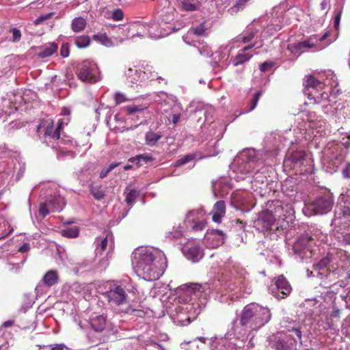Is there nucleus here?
Returning <instances> with one entry per match:
<instances>
[{
    "label": "nucleus",
    "instance_id": "obj_1",
    "mask_svg": "<svg viewBox=\"0 0 350 350\" xmlns=\"http://www.w3.org/2000/svg\"><path fill=\"white\" fill-rule=\"evenodd\" d=\"M136 268L146 280H158L167 267V259L163 254L151 249L142 248L139 250Z\"/></svg>",
    "mask_w": 350,
    "mask_h": 350
},
{
    "label": "nucleus",
    "instance_id": "obj_2",
    "mask_svg": "<svg viewBox=\"0 0 350 350\" xmlns=\"http://www.w3.org/2000/svg\"><path fill=\"white\" fill-rule=\"evenodd\" d=\"M271 318V314L267 308L251 303L243 308L241 314L240 324L255 330L267 323Z\"/></svg>",
    "mask_w": 350,
    "mask_h": 350
},
{
    "label": "nucleus",
    "instance_id": "obj_3",
    "mask_svg": "<svg viewBox=\"0 0 350 350\" xmlns=\"http://www.w3.org/2000/svg\"><path fill=\"white\" fill-rule=\"evenodd\" d=\"M79 79L83 82L94 83L100 79V70L96 64L83 62L76 72Z\"/></svg>",
    "mask_w": 350,
    "mask_h": 350
},
{
    "label": "nucleus",
    "instance_id": "obj_4",
    "mask_svg": "<svg viewBox=\"0 0 350 350\" xmlns=\"http://www.w3.org/2000/svg\"><path fill=\"white\" fill-rule=\"evenodd\" d=\"M274 286L271 293L278 299L286 298L292 291L291 285L283 275L275 278Z\"/></svg>",
    "mask_w": 350,
    "mask_h": 350
},
{
    "label": "nucleus",
    "instance_id": "obj_5",
    "mask_svg": "<svg viewBox=\"0 0 350 350\" xmlns=\"http://www.w3.org/2000/svg\"><path fill=\"white\" fill-rule=\"evenodd\" d=\"M275 219L271 213L262 211L254 221L255 227L260 231L265 232L275 230Z\"/></svg>",
    "mask_w": 350,
    "mask_h": 350
},
{
    "label": "nucleus",
    "instance_id": "obj_6",
    "mask_svg": "<svg viewBox=\"0 0 350 350\" xmlns=\"http://www.w3.org/2000/svg\"><path fill=\"white\" fill-rule=\"evenodd\" d=\"M104 296L109 303L116 306L124 305L126 303V291L119 285H114L113 288L104 293Z\"/></svg>",
    "mask_w": 350,
    "mask_h": 350
},
{
    "label": "nucleus",
    "instance_id": "obj_7",
    "mask_svg": "<svg viewBox=\"0 0 350 350\" xmlns=\"http://www.w3.org/2000/svg\"><path fill=\"white\" fill-rule=\"evenodd\" d=\"M333 199L329 196H323L317 198L311 204L315 214H323L329 212L333 206Z\"/></svg>",
    "mask_w": 350,
    "mask_h": 350
},
{
    "label": "nucleus",
    "instance_id": "obj_8",
    "mask_svg": "<svg viewBox=\"0 0 350 350\" xmlns=\"http://www.w3.org/2000/svg\"><path fill=\"white\" fill-rule=\"evenodd\" d=\"M315 244L313 237L308 234H304L300 236L296 241L294 247L296 250L302 251L310 250Z\"/></svg>",
    "mask_w": 350,
    "mask_h": 350
},
{
    "label": "nucleus",
    "instance_id": "obj_9",
    "mask_svg": "<svg viewBox=\"0 0 350 350\" xmlns=\"http://www.w3.org/2000/svg\"><path fill=\"white\" fill-rule=\"evenodd\" d=\"M226 213V204L224 201H217L213 206V211L211 213L212 215V219L215 223H220L221 218Z\"/></svg>",
    "mask_w": 350,
    "mask_h": 350
},
{
    "label": "nucleus",
    "instance_id": "obj_10",
    "mask_svg": "<svg viewBox=\"0 0 350 350\" xmlns=\"http://www.w3.org/2000/svg\"><path fill=\"white\" fill-rule=\"evenodd\" d=\"M266 211L270 212L274 215L275 219L281 218L283 215V206L280 200H273L267 204Z\"/></svg>",
    "mask_w": 350,
    "mask_h": 350
},
{
    "label": "nucleus",
    "instance_id": "obj_11",
    "mask_svg": "<svg viewBox=\"0 0 350 350\" xmlns=\"http://www.w3.org/2000/svg\"><path fill=\"white\" fill-rule=\"evenodd\" d=\"M57 49L58 44L56 42H50L44 46L42 49L37 53V55L41 59L49 57L57 53Z\"/></svg>",
    "mask_w": 350,
    "mask_h": 350
},
{
    "label": "nucleus",
    "instance_id": "obj_12",
    "mask_svg": "<svg viewBox=\"0 0 350 350\" xmlns=\"http://www.w3.org/2000/svg\"><path fill=\"white\" fill-rule=\"evenodd\" d=\"M306 153L304 150H297L289 154L288 159L295 165L301 166L303 165L304 161L306 159Z\"/></svg>",
    "mask_w": 350,
    "mask_h": 350
},
{
    "label": "nucleus",
    "instance_id": "obj_13",
    "mask_svg": "<svg viewBox=\"0 0 350 350\" xmlns=\"http://www.w3.org/2000/svg\"><path fill=\"white\" fill-rule=\"evenodd\" d=\"M59 275L55 270L48 271L42 279V283L48 287H51L58 282Z\"/></svg>",
    "mask_w": 350,
    "mask_h": 350
},
{
    "label": "nucleus",
    "instance_id": "obj_14",
    "mask_svg": "<svg viewBox=\"0 0 350 350\" xmlns=\"http://www.w3.org/2000/svg\"><path fill=\"white\" fill-rule=\"evenodd\" d=\"M46 201L51 212H59L65 205L64 198L61 196H53Z\"/></svg>",
    "mask_w": 350,
    "mask_h": 350
},
{
    "label": "nucleus",
    "instance_id": "obj_15",
    "mask_svg": "<svg viewBox=\"0 0 350 350\" xmlns=\"http://www.w3.org/2000/svg\"><path fill=\"white\" fill-rule=\"evenodd\" d=\"M46 123L44 136L50 137L54 140H58L60 138V133L57 131V128L54 127V121L50 120L46 121Z\"/></svg>",
    "mask_w": 350,
    "mask_h": 350
},
{
    "label": "nucleus",
    "instance_id": "obj_16",
    "mask_svg": "<svg viewBox=\"0 0 350 350\" xmlns=\"http://www.w3.org/2000/svg\"><path fill=\"white\" fill-rule=\"evenodd\" d=\"M304 85L306 88L322 89L323 83L314 78L312 75H306L304 78Z\"/></svg>",
    "mask_w": 350,
    "mask_h": 350
},
{
    "label": "nucleus",
    "instance_id": "obj_17",
    "mask_svg": "<svg viewBox=\"0 0 350 350\" xmlns=\"http://www.w3.org/2000/svg\"><path fill=\"white\" fill-rule=\"evenodd\" d=\"M106 325V317L104 315H98L91 319V325L96 332L103 331Z\"/></svg>",
    "mask_w": 350,
    "mask_h": 350
},
{
    "label": "nucleus",
    "instance_id": "obj_18",
    "mask_svg": "<svg viewBox=\"0 0 350 350\" xmlns=\"http://www.w3.org/2000/svg\"><path fill=\"white\" fill-rule=\"evenodd\" d=\"M87 25L86 20L83 17L75 18L71 23V29L74 32H80L85 29Z\"/></svg>",
    "mask_w": 350,
    "mask_h": 350
},
{
    "label": "nucleus",
    "instance_id": "obj_19",
    "mask_svg": "<svg viewBox=\"0 0 350 350\" xmlns=\"http://www.w3.org/2000/svg\"><path fill=\"white\" fill-rule=\"evenodd\" d=\"M162 135L160 133L149 131L146 134V144L150 146H154L161 139Z\"/></svg>",
    "mask_w": 350,
    "mask_h": 350
},
{
    "label": "nucleus",
    "instance_id": "obj_20",
    "mask_svg": "<svg viewBox=\"0 0 350 350\" xmlns=\"http://www.w3.org/2000/svg\"><path fill=\"white\" fill-rule=\"evenodd\" d=\"M125 75L128 82L131 83H136L140 78L141 72L135 68H129L126 70Z\"/></svg>",
    "mask_w": 350,
    "mask_h": 350
},
{
    "label": "nucleus",
    "instance_id": "obj_21",
    "mask_svg": "<svg viewBox=\"0 0 350 350\" xmlns=\"http://www.w3.org/2000/svg\"><path fill=\"white\" fill-rule=\"evenodd\" d=\"M90 193L94 196L95 200H100L104 198L105 196V191L102 189L101 186L94 185L91 184L89 186Z\"/></svg>",
    "mask_w": 350,
    "mask_h": 350
},
{
    "label": "nucleus",
    "instance_id": "obj_22",
    "mask_svg": "<svg viewBox=\"0 0 350 350\" xmlns=\"http://www.w3.org/2000/svg\"><path fill=\"white\" fill-rule=\"evenodd\" d=\"M252 57V54L246 53L245 52H242L238 53L232 60V64L234 66H237L240 64H242L247 61H249Z\"/></svg>",
    "mask_w": 350,
    "mask_h": 350
},
{
    "label": "nucleus",
    "instance_id": "obj_23",
    "mask_svg": "<svg viewBox=\"0 0 350 350\" xmlns=\"http://www.w3.org/2000/svg\"><path fill=\"white\" fill-rule=\"evenodd\" d=\"M92 39L105 46L110 47L113 46L112 40L107 36L106 33L94 34L92 36Z\"/></svg>",
    "mask_w": 350,
    "mask_h": 350
},
{
    "label": "nucleus",
    "instance_id": "obj_24",
    "mask_svg": "<svg viewBox=\"0 0 350 350\" xmlns=\"http://www.w3.org/2000/svg\"><path fill=\"white\" fill-rule=\"evenodd\" d=\"M75 44L79 49H83L90 44V38L86 35L79 36L75 38Z\"/></svg>",
    "mask_w": 350,
    "mask_h": 350
},
{
    "label": "nucleus",
    "instance_id": "obj_25",
    "mask_svg": "<svg viewBox=\"0 0 350 350\" xmlns=\"http://www.w3.org/2000/svg\"><path fill=\"white\" fill-rule=\"evenodd\" d=\"M60 234L67 238H76L79 236V230L78 227L74 226L62 230Z\"/></svg>",
    "mask_w": 350,
    "mask_h": 350
},
{
    "label": "nucleus",
    "instance_id": "obj_26",
    "mask_svg": "<svg viewBox=\"0 0 350 350\" xmlns=\"http://www.w3.org/2000/svg\"><path fill=\"white\" fill-rule=\"evenodd\" d=\"M200 254L201 252L200 248L197 246H193L190 247L187 250L186 256L189 259H191L192 261L196 262L198 261V259L200 258Z\"/></svg>",
    "mask_w": 350,
    "mask_h": 350
},
{
    "label": "nucleus",
    "instance_id": "obj_27",
    "mask_svg": "<svg viewBox=\"0 0 350 350\" xmlns=\"http://www.w3.org/2000/svg\"><path fill=\"white\" fill-rule=\"evenodd\" d=\"M196 158V153L186 154L184 157H183L181 158H179L175 162L174 166L175 167L181 166V165H184L185 163H189L190 161H192L195 160Z\"/></svg>",
    "mask_w": 350,
    "mask_h": 350
},
{
    "label": "nucleus",
    "instance_id": "obj_28",
    "mask_svg": "<svg viewBox=\"0 0 350 350\" xmlns=\"http://www.w3.org/2000/svg\"><path fill=\"white\" fill-rule=\"evenodd\" d=\"M262 90H258L254 94L252 99L251 100V101L249 103V104L247 105L248 109H247V111L250 112L256 108V107L258 104V102L260 96H262Z\"/></svg>",
    "mask_w": 350,
    "mask_h": 350
},
{
    "label": "nucleus",
    "instance_id": "obj_29",
    "mask_svg": "<svg viewBox=\"0 0 350 350\" xmlns=\"http://www.w3.org/2000/svg\"><path fill=\"white\" fill-rule=\"evenodd\" d=\"M241 157L246 162H253L256 158V152L254 149H247L242 152Z\"/></svg>",
    "mask_w": 350,
    "mask_h": 350
},
{
    "label": "nucleus",
    "instance_id": "obj_30",
    "mask_svg": "<svg viewBox=\"0 0 350 350\" xmlns=\"http://www.w3.org/2000/svg\"><path fill=\"white\" fill-rule=\"evenodd\" d=\"M197 0H182L181 5L184 10L191 12L197 10Z\"/></svg>",
    "mask_w": 350,
    "mask_h": 350
},
{
    "label": "nucleus",
    "instance_id": "obj_31",
    "mask_svg": "<svg viewBox=\"0 0 350 350\" xmlns=\"http://www.w3.org/2000/svg\"><path fill=\"white\" fill-rule=\"evenodd\" d=\"M39 350H71L63 343L52 344L41 347Z\"/></svg>",
    "mask_w": 350,
    "mask_h": 350
},
{
    "label": "nucleus",
    "instance_id": "obj_32",
    "mask_svg": "<svg viewBox=\"0 0 350 350\" xmlns=\"http://www.w3.org/2000/svg\"><path fill=\"white\" fill-rule=\"evenodd\" d=\"M51 212L50 206L48 205L47 201L42 202L40 204L39 208V215L44 218L46 215H48Z\"/></svg>",
    "mask_w": 350,
    "mask_h": 350
},
{
    "label": "nucleus",
    "instance_id": "obj_33",
    "mask_svg": "<svg viewBox=\"0 0 350 350\" xmlns=\"http://www.w3.org/2000/svg\"><path fill=\"white\" fill-rule=\"evenodd\" d=\"M202 46L198 47V51L201 55L204 57H211L213 55V51L211 50V47L206 44L202 43Z\"/></svg>",
    "mask_w": 350,
    "mask_h": 350
},
{
    "label": "nucleus",
    "instance_id": "obj_34",
    "mask_svg": "<svg viewBox=\"0 0 350 350\" xmlns=\"http://www.w3.org/2000/svg\"><path fill=\"white\" fill-rule=\"evenodd\" d=\"M287 49L294 54H300L305 51L302 49L299 42L288 44Z\"/></svg>",
    "mask_w": 350,
    "mask_h": 350
},
{
    "label": "nucleus",
    "instance_id": "obj_35",
    "mask_svg": "<svg viewBox=\"0 0 350 350\" xmlns=\"http://www.w3.org/2000/svg\"><path fill=\"white\" fill-rule=\"evenodd\" d=\"M339 200L340 203H343L344 205H349L350 204V189H347L345 191H343L340 197Z\"/></svg>",
    "mask_w": 350,
    "mask_h": 350
},
{
    "label": "nucleus",
    "instance_id": "obj_36",
    "mask_svg": "<svg viewBox=\"0 0 350 350\" xmlns=\"http://www.w3.org/2000/svg\"><path fill=\"white\" fill-rule=\"evenodd\" d=\"M120 165V163H112L107 167L103 168L100 172V177L103 178L114 168Z\"/></svg>",
    "mask_w": 350,
    "mask_h": 350
},
{
    "label": "nucleus",
    "instance_id": "obj_37",
    "mask_svg": "<svg viewBox=\"0 0 350 350\" xmlns=\"http://www.w3.org/2000/svg\"><path fill=\"white\" fill-rule=\"evenodd\" d=\"M206 30V29L205 27L204 23H201L199 26L196 27H192L190 29L191 32L197 36L205 35Z\"/></svg>",
    "mask_w": 350,
    "mask_h": 350
},
{
    "label": "nucleus",
    "instance_id": "obj_38",
    "mask_svg": "<svg viewBox=\"0 0 350 350\" xmlns=\"http://www.w3.org/2000/svg\"><path fill=\"white\" fill-rule=\"evenodd\" d=\"M274 348L275 350H292L286 342L280 339L275 342Z\"/></svg>",
    "mask_w": 350,
    "mask_h": 350
},
{
    "label": "nucleus",
    "instance_id": "obj_39",
    "mask_svg": "<svg viewBox=\"0 0 350 350\" xmlns=\"http://www.w3.org/2000/svg\"><path fill=\"white\" fill-rule=\"evenodd\" d=\"M124 110L126 112L127 115H132L134 113L142 111L144 108L141 106L131 105L124 107Z\"/></svg>",
    "mask_w": 350,
    "mask_h": 350
},
{
    "label": "nucleus",
    "instance_id": "obj_40",
    "mask_svg": "<svg viewBox=\"0 0 350 350\" xmlns=\"http://www.w3.org/2000/svg\"><path fill=\"white\" fill-rule=\"evenodd\" d=\"M137 196V191L135 189H131L126 195L125 201L128 204H132L135 201Z\"/></svg>",
    "mask_w": 350,
    "mask_h": 350
},
{
    "label": "nucleus",
    "instance_id": "obj_41",
    "mask_svg": "<svg viewBox=\"0 0 350 350\" xmlns=\"http://www.w3.org/2000/svg\"><path fill=\"white\" fill-rule=\"evenodd\" d=\"M249 0H238L236 3L231 8L233 12H238L243 10Z\"/></svg>",
    "mask_w": 350,
    "mask_h": 350
},
{
    "label": "nucleus",
    "instance_id": "obj_42",
    "mask_svg": "<svg viewBox=\"0 0 350 350\" xmlns=\"http://www.w3.org/2000/svg\"><path fill=\"white\" fill-rule=\"evenodd\" d=\"M330 263V260L328 257H325L322 258L318 263L315 265L316 269L321 270L327 267V266Z\"/></svg>",
    "mask_w": 350,
    "mask_h": 350
},
{
    "label": "nucleus",
    "instance_id": "obj_43",
    "mask_svg": "<svg viewBox=\"0 0 350 350\" xmlns=\"http://www.w3.org/2000/svg\"><path fill=\"white\" fill-rule=\"evenodd\" d=\"M10 32L12 33V41L14 42H18L21 38V31L14 27L10 29Z\"/></svg>",
    "mask_w": 350,
    "mask_h": 350
},
{
    "label": "nucleus",
    "instance_id": "obj_44",
    "mask_svg": "<svg viewBox=\"0 0 350 350\" xmlns=\"http://www.w3.org/2000/svg\"><path fill=\"white\" fill-rule=\"evenodd\" d=\"M96 241H97V245H98L97 249L100 248L101 252H104L106 250L107 246V243H108L107 237H106L103 239H101L100 240L98 239L96 240Z\"/></svg>",
    "mask_w": 350,
    "mask_h": 350
},
{
    "label": "nucleus",
    "instance_id": "obj_45",
    "mask_svg": "<svg viewBox=\"0 0 350 350\" xmlns=\"http://www.w3.org/2000/svg\"><path fill=\"white\" fill-rule=\"evenodd\" d=\"M274 66V62L271 61H266L259 66V69L262 72H266Z\"/></svg>",
    "mask_w": 350,
    "mask_h": 350
},
{
    "label": "nucleus",
    "instance_id": "obj_46",
    "mask_svg": "<svg viewBox=\"0 0 350 350\" xmlns=\"http://www.w3.org/2000/svg\"><path fill=\"white\" fill-rule=\"evenodd\" d=\"M299 43L303 50L305 49H312L315 46L311 38L303 42H299Z\"/></svg>",
    "mask_w": 350,
    "mask_h": 350
},
{
    "label": "nucleus",
    "instance_id": "obj_47",
    "mask_svg": "<svg viewBox=\"0 0 350 350\" xmlns=\"http://www.w3.org/2000/svg\"><path fill=\"white\" fill-rule=\"evenodd\" d=\"M124 14L122 10L120 9H116L112 13V19L113 21H121L123 19Z\"/></svg>",
    "mask_w": 350,
    "mask_h": 350
},
{
    "label": "nucleus",
    "instance_id": "obj_48",
    "mask_svg": "<svg viewBox=\"0 0 350 350\" xmlns=\"http://www.w3.org/2000/svg\"><path fill=\"white\" fill-rule=\"evenodd\" d=\"M24 126L23 122H18V121H12L11 122L8 126V131H12L14 129H18L22 128Z\"/></svg>",
    "mask_w": 350,
    "mask_h": 350
},
{
    "label": "nucleus",
    "instance_id": "obj_49",
    "mask_svg": "<svg viewBox=\"0 0 350 350\" xmlns=\"http://www.w3.org/2000/svg\"><path fill=\"white\" fill-rule=\"evenodd\" d=\"M193 222L194 223V224L192 226L191 228L194 231L202 230L205 227L206 223L204 221H195L194 220H193Z\"/></svg>",
    "mask_w": 350,
    "mask_h": 350
},
{
    "label": "nucleus",
    "instance_id": "obj_50",
    "mask_svg": "<svg viewBox=\"0 0 350 350\" xmlns=\"http://www.w3.org/2000/svg\"><path fill=\"white\" fill-rule=\"evenodd\" d=\"M114 100L116 103V105H118L119 104H121L126 100V98L125 96L123 94L121 93H116L114 95Z\"/></svg>",
    "mask_w": 350,
    "mask_h": 350
},
{
    "label": "nucleus",
    "instance_id": "obj_51",
    "mask_svg": "<svg viewBox=\"0 0 350 350\" xmlns=\"http://www.w3.org/2000/svg\"><path fill=\"white\" fill-rule=\"evenodd\" d=\"M70 53L69 46L67 43L63 44L60 49V55L62 57H68Z\"/></svg>",
    "mask_w": 350,
    "mask_h": 350
},
{
    "label": "nucleus",
    "instance_id": "obj_52",
    "mask_svg": "<svg viewBox=\"0 0 350 350\" xmlns=\"http://www.w3.org/2000/svg\"><path fill=\"white\" fill-rule=\"evenodd\" d=\"M341 173L344 178H350V162L345 165L342 168Z\"/></svg>",
    "mask_w": 350,
    "mask_h": 350
},
{
    "label": "nucleus",
    "instance_id": "obj_53",
    "mask_svg": "<svg viewBox=\"0 0 350 350\" xmlns=\"http://www.w3.org/2000/svg\"><path fill=\"white\" fill-rule=\"evenodd\" d=\"M255 36V33L253 31L247 32L241 38V40L243 43H248L250 42Z\"/></svg>",
    "mask_w": 350,
    "mask_h": 350
},
{
    "label": "nucleus",
    "instance_id": "obj_54",
    "mask_svg": "<svg viewBox=\"0 0 350 350\" xmlns=\"http://www.w3.org/2000/svg\"><path fill=\"white\" fill-rule=\"evenodd\" d=\"M342 15V9H340L337 14L335 16L334 21V27L336 29H338L340 25V18Z\"/></svg>",
    "mask_w": 350,
    "mask_h": 350
},
{
    "label": "nucleus",
    "instance_id": "obj_55",
    "mask_svg": "<svg viewBox=\"0 0 350 350\" xmlns=\"http://www.w3.org/2000/svg\"><path fill=\"white\" fill-rule=\"evenodd\" d=\"M144 159L145 161H149L151 160V158L148 156H144L143 154H139L136 156L135 157H132L129 159V161L130 162H134L136 160L139 161L140 159Z\"/></svg>",
    "mask_w": 350,
    "mask_h": 350
},
{
    "label": "nucleus",
    "instance_id": "obj_56",
    "mask_svg": "<svg viewBox=\"0 0 350 350\" xmlns=\"http://www.w3.org/2000/svg\"><path fill=\"white\" fill-rule=\"evenodd\" d=\"M341 213L342 215L345 217H350V206L349 205H343L341 207Z\"/></svg>",
    "mask_w": 350,
    "mask_h": 350
},
{
    "label": "nucleus",
    "instance_id": "obj_57",
    "mask_svg": "<svg viewBox=\"0 0 350 350\" xmlns=\"http://www.w3.org/2000/svg\"><path fill=\"white\" fill-rule=\"evenodd\" d=\"M183 231L181 228H180L179 230H176L174 232H170V237H172V238H174V239H179L183 236Z\"/></svg>",
    "mask_w": 350,
    "mask_h": 350
},
{
    "label": "nucleus",
    "instance_id": "obj_58",
    "mask_svg": "<svg viewBox=\"0 0 350 350\" xmlns=\"http://www.w3.org/2000/svg\"><path fill=\"white\" fill-rule=\"evenodd\" d=\"M30 249L29 244L27 243H23L20 248L18 249V251L21 253H25L28 252Z\"/></svg>",
    "mask_w": 350,
    "mask_h": 350
},
{
    "label": "nucleus",
    "instance_id": "obj_59",
    "mask_svg": "<svg viewBox=\"0 0 350 350\" xmlns=\"http://www.w3.org/2000/svg\"><path fill=\"white\" fill-rule=\"evenodd\" d=\"M289 332H294L297 337L299 339V342L301 344V332L299 329L297 328H292L291 329H288Z\"/></svg>",
    "mask_w": 350,
    "mask_h": 350
},
{
    "label": "nucleus",
    "instance_id": "obj_60",
    "mask_svg": "<svg viewBox=\"0 0 350 350\" xmlns=\"http://www.w3.org/2000/svg\"><path fill=\"white\" fill-rule=\"evenodd\" d=\"M329 8V0H323L321 3V8L322 10H324Z\"/></svg>",
    "mask_w": 350,
    "mask_h": 350
},
{
    "label": "nucleus",
    "instance_id": "obj_61",
    "mask_svg": "<svg viewBox=\"0 0 350 350\" xmlns=\"http://www.w3.org/2000/svg\"><path fill=\"white\" fill-rule=\"evenodd\" d=\"M64 125V122L62 119H59L57 122V125L56 126L57 131L60 133L61 130L63 129Z\"/></svg>",
    "mask_w": 350,
    "mask_h": 350
},
{
    "label": "nucleus",
    "instance_id": "obj_62",
    "mask_svg": "<svg viewBox=\"0 0 350 350\" xmlns=\"http://www.w3.org/2000/svg\"><path fill=\"white\" fill-rule=\"evenodd\" d=\"M49 15H46V16H40V17H38L36 21H35V23L36 24H38L41 21H43L46 19H47L49 18Z\"/></svg>",
    "mask_w": 350,
    "mask_h": 350
},
{
    "label": "nucleus",
    "instance_id": "obj_63",
    "mask_svg": "<svg viewBox=\"0 0 350 350\" xmlns=\"http://www.w3.org/2000/svg\"><path fill=\"white\" fill-rule=\"evenodd\" d=\"M180 115L179 114H174L172 116V122L174 124H176L180 120Z\"/></svg>",
    "mask_w": 350,
    "mask_h": 350
},
{
    "label": "nucleus",
    "instance_id": "obj_64",
    "mask_svg": "<svg viewBox=\"0 0 350 350\" xmlns=\"http://www.w3.org/2000/svg\"><path fill=\"white\" fill-rule=\"evenodd\" d=\"M13 324H14V321H12V320H9V321H5V322L3 323V326L4 327H11Z\"/></svg>",
    "mask_w": 350,
    "mask_h": 350
}]
</instances>
